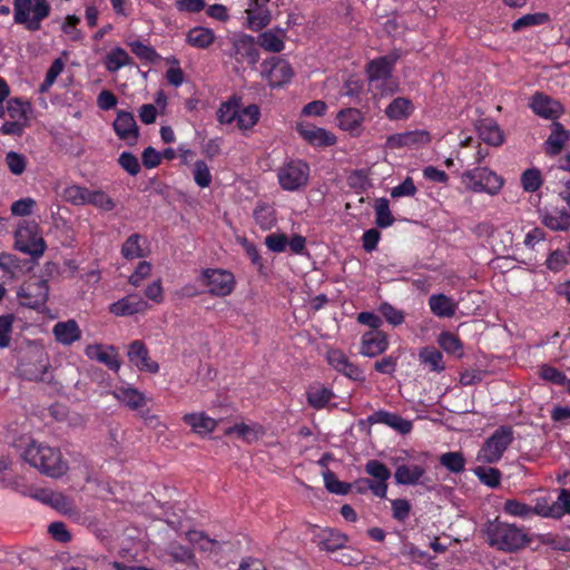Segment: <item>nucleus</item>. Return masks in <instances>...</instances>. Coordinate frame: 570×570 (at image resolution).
I'll use <instances>...</instances> for the list:
<instances>
[{
	"mask_svg": "<svg viewBox=\"0 0 570 570\" xmlns=\"http://www.w3.org/2000/svg\"><path fill=\"white\" fill-rule=\"evenodd\" d=\"M481 532L491 548L504 553L520 551L531 542V538L523 528L503 522L499 518L488 520Z\"/></svg>",
	"mask_w": 570,
	"mask_h": 570,
	"instance_id": "obj_1",
	"label": "nucleus"
},
{
	"mask_svg": "<svg viewBox=\"0 0 570 570\" xmlns=\"http://www.w3.org/2000/svg\"><path fill=\"white\" fill-rule=\"evenodd\" d=\"M23 459L41 473L59 478L68 470L59 449L32 441L23 452Z\"/></svg>",
	"mask_w": 570,
	"mask_h": 570,
	"instance_id": "obj_2",
	"label": "nucleus"
},
{
	"mask_svg": "<svg viewBox=\"0 0 570 570\" xmlns=\"http://www.w3.org/2000/svg\"><path fill=\"white\" fill-rule=\"evenodd\" d=\"M461 184L469 193L498 195L503 186V178L489 167H474L460 177Z\"/></svg>",
	"mask_w": 570,
	"mask_h": 570,
	"instance_id": "obj_3",
	"label": "nucleus"
},
{
	"mask_svg": "<svg viewBox=\"0 0 570 570\" xmlns=\"http://www.w3.org/2000/svg\"><path fill=\"white\" fill-rule=\"evenodd\" d=\"M13 21L28 31H38L50 14L51 7L45 0H13Z\"/></svg>",
	"mask_w": 570,
	"mask_h": 570,
	"instance_id": "obj_4",
	"label": "nucleus"
},
{
	"mask_svg": "<svg viewBox=\"0 0 570 570\" xmlns=\"http://www.w3.org/2000/svg\"><path fill=\"white\" fill-rule=\"evenodd\" d=\"M14 247L33 258L43 255L47 245L37 223L24 222L19 225L14 233Z\"/></svg>",
	"mask_w": 570,
	"mask_h": 570,
	"instance_id": "obj_5",
	"label": "nucleus"
},
{
	"mask_svg": "<svg viewBox=\"0 0 570 570\" xmlns=\"http://www.w3.org/2000/svg\"><path fill=\"white\" fill-rule=\"evenodd\" d=\"M198 282L207 293L214 296H227L234 292L236 286L234 274L222 268L204 269Z\"/></svg>",
	"mask_w": 570,
	"mask_h": 570,
	"instance_id": "obj_6",
	"label": "nucleus"
},
{
	"mask_svg": "<svg viewBox=\"0 0 570 570\" xmlns=\"http://www.w3.org/2000/svg\"><path fill=\"white\" fill-rule=\"evenodd\" d=\"M513 429L509 425L499 426L484 442L480 450V458L485 463L498 462L509 445L513 442Z\"/></svg>",
	"mask_w": 570,
	"mask_h": 570,
	"instance_id": "obj_7",
	"label": "nucleus"
},
{
	"mask_svg": "<svg viewBox=\"0 0 570 570\" xmlns=\"http://www.w3.org/2000/svg\"><path fill=\"white\" fill-rule=\"evenodd\" d=\"M277 178L284 190H298L307 185L309 166L299 159L289 160L278 168Z\"/></svg>",
	"mask_w": 570,
	"mask_h": 570,
	"instance_id": "obj_8",
	"label": "nucleus"
},
{
	"mask_svg": "<svg viewBox=\"0 0 570 570\" xmlns=\"http://www.w3.org/2000/svg\"><path fill=\"white\" fill-rule=\"evenodd\" d=\"M261 67L262 78L271 88H281L287 85L294 76L291 63L278 57L266 59Z\"/></svg>",
	"mask_w": 570,
	"mask_h": 570,
	"instance_id": "obj_9",
	"label": "nucleus"
},
{
	"mask_svg": "<svg viewBox=\"0 0 570 570\" xmlns=\"http://www.w3.org/2000/svg\"><path fill=\"white\" fill-rule=\"evenodd\" d=\"M17 371L22 379L28 381L52 383L55 379V370L49 358H21Z\"/></svg>",
	"mask_w": 570,
	"mask_h": 570,
	"instance_id": "obj_10",
	"label": "nucleus"
},
{
	"mask_svg": "<svg viewBox=\"0 0 570 570\" xmlns=\"http://www.w3.org/2000/svg\"><path fill=\"white\" fill-rule=\"evenodd\" d=\"M430 141L431 135L429 131L424 129H415L411 131L390 135L386 138L384 148L389 150L401 148L417 149L429 145Z\"/></svg>",
	"mask_w": 570,
	"mask_h": 570,
	"instance_id": "obj_11",
	"label": "nucleus"
},
{
	"mask_svg": "<svg viewBox=\"0 0 570 570\" xmlns=\"http://www.w3.org/2000/svg\"><path fill=\"white\" fill-rule=\"evenodd\" d=\"M394 479L397 484H421L429 491L433 489V485H431L432 481L426 475V466L424 464H400L394 472Z\"/></svg>",
	"mask_w": 570,
	"mask_h": 570,
	"instance_id": "obj_12",
	"label": "nucleus"
},
{
	"mask_svg": "<svg viewBox=\"0 0 570 570\" xmlns=\"http://www.w3.org/2000/svg\"><path fill=\"white\" fill-rule=\"evenodd\" d=\"M232 57L239 63L256 65L259 60V51L255 39L248 35H237L232 38Z\"/></svg>",
	"mask_w": 570,
	"mask_h": 570,
	"instance_id": "obj_13",
	"label": "nucleus"
},
{
	"mask_svg": "<svg viewBox=\"0 0 570 570\" xmlns=\"http://www.w3.org/2000/svg\"><path fill=\"white\" fill-rule=\"evenodd\" d=\"M296 130L306 142L314 147L333 146L337 140L333 132L304 120L297 121Z\"/></svg>",
	"mask_w": 570,
	"mask_h": 570,
	"instance_id": "obj_14",
	"label": "nucleus"
},
{
	"mask_svg": "<svg viewBox=\"0 0 570 570\" xmlns=\"http://www.w3.org/2000/svg\"><path fill=\"white\" fill-rule=\"evenodd\" d=\"M271 2L272 0H248L245 13L249 29L258 31L269 24L273 18L268 7Z\"/></svg>",
	"mask_w": 570,
	"mask_h": 570,
	"instance_id": "obj_15",
	"label": "nucleus"
},
{
	"mask_svg": "<svg viewBox=\"0 0 570 570\" xmlns=\"http://www.w3.org/2000/svg\"><path fill=\"white\" fill-rule=\"evenodd\" d=\"M499 368L489 358H478L470 367L460 373V383L470 386L480 383L488 375H495Z\"/></svg>",
	"mask_w": 570,
	"mask_h": 570,
	"instance_id": "obj_16",
	"label": "nucleus"
},
{
	"mask_svg": "<svg viewBox=\"0 0 570 570\" xmlns=\"http://www.w3.org/2000/svg\"><path fill=\"white\" fill-rule=\"evenodd\" d=\"M112 127L119 139L126 141L130 146L137 142L139 128L131 112L122 110L118 111Z\"/></svg>",
	"mask_w": 570,
	"mask_h": 570,
	"instance_id": "obj_17",
	"label": "nucleus"
},
{
	"mask_svg": "<svg viewBox=\"0 0 570 570\" xmlns=\"http://www.w3.org/2000/svg\"><path fill=\"white\" fill-rule=\"evenodd\" d=\"M21 304L38 308L42 306L48 298V285L45 281H33L24 284L19 291Z\"/></svg>",
	"mask_w": 570,
	"mask_h": 570,
	"instance_id": "obj_18",
	"label": "nucleus"
},
{
	"mask_svg": "<svg viewBox=\"0 0 570 570\" xmlns=\"http://www.w3.org/2000/svg\"><path fill=\"white\" fill-rule=\"evenodd\" d=\"M149 307V304L142 297L130 294L109 305V312L122 317L145 313Z\"/></svg>",
	"mask_w": 570,
	"mask_h": 570,
	"instance_id": "obj_19",
	"label": "nucleus"
},
{
	"mask_svg": "<svg viewBox=\"0 0 570 570\" xmlns=\"http://www.w3.org/2000/svg\"><path fill=\"white\" fill-rule=\"evenodd\" d=\"M337 126L340 129L358 137L363 131L364 115L356 108H346L338 111Z\"/></svg>",
	"mask_w": 570,
	"mask_h": 570,
	"instance_id": "obj_20",
	"label": "nucleus"
},
{
	"mask_svg": "<svg viewBox=\"0 0 570 570\" xmlns=\"http://www.w3.org/2000/svg\"><path fill=\"white\" fill-rule=\"evenodd\" d=\"M393 60L386 57L377 58L368 63L367 75L372 88L380 89L381 82L391 77Z\"/></svg>",
	"mask_w": 570,
	"mask_h": 570,
	"instance_id": "obj_21",
	"label": "nucleus"
},
{
	"mask_svg": "<svg viewBox=\"0 0 570 570\" xmlns=\"http://www.w3.org/2000/svg\"><path fill=\"white\" fill-rule=\"evenodd\" d=\"M165 553L169 557V561L173 563H180L186 566L187 568H198V563L194 551L190 548L183 546L177 541L170 542L167 546Z\"/></svg>",
	"mask_w": 570,
	"mask_h": 570,
	"instance_id": "obj_22",
	"label": "nucleus"
},
{
	"mask_svg": "<svg viewBox=\"0 0 570 570\" xmlns=\"http://www.w3.org/2000/svg\"><path fill=\"white\" fill-rule=\"evenodd\" d=\"M387 348V337L380 331H370L362 337L363 356H377Z\"/></svg>",
	"mask_w": 570,
	"mask_h": 570,
	"instance_id": "obj_23",
	"label": "nucleus"
},
{
	"mask_svg": "<svg viewBox=\"0 0 570 570\" xmlns=\"http://www.w3.org/2000/svg\"><path fill=\"white\" fill-rule=\"evenodd\" d=\"M531 108L537 115L544 118H556L562 112V107L557 100L542 94L533 96Z\"/></svg>",
	"mask_w": 570,
	"mask_h": 570,
	"instance_id": "obj_24",
	"label": "nucleus"
},
{
	"mask_svg": "<svg viewBox=\"0 0 570 570\" xmlns=\"http://www.w3.org/2000/svg\"><path fill=\"white\" fill-rule=\"evenodd\" d=\"M52 333L57 342L63 345H70L73 342L78 341L81 336V331L73 320H68L65 322H58L53 328Z\"/></svg>",
	"mask_w": 570,
	"mask_h": 570,
	"instance_id": "obj_25",
	"label": "nucleus"
},
{
	"mask_svg": "<svg viewBox=\"0 0 570 570\" xmlns=\"http://www.w3.org/2000/svg\"><path fill=\"white\" fill-rule=\"evenodd\" d=\"M286 29L273 28L259 35L261 47L269 52H281L285 48Z\"/></svg>",
	"mask_w": 570,
	"mask_h": 570,
	"instance_id": "obj_26",
	"label": "nucleus"
},
{
	"mask_svg": "<svg viewBox=\"0 0 570 570\" xmlns=\"http://www.w3.org/2000/svg\"><path fill=\"white\" fill-rule=\"evenodd\" d=\"M570 139V132L564 129V127L559 124L554 122L552 125L551 134L549 135L548 139L544 142V150L550 156L558 155L564 145Z\"/></svg>",
	"mask_w": 570,
	"mask_h": 570,
	"instance_id": "obj_27",
	"label": "nucleus"
},
{
	"mask_svg": "<svg viewBox=\"0 0 570 570\" xmlns=\"http://www.w3.org/2000/svg\"><path fill=\"white\" fill-rule=\"evenodd\" d=\"M429 307L435 316L448 318L454 316L458 304L444 294H433L429 298Z\"/></svg>",
	"mask_w": 570,
	"mask_h": 570,
	"instance_id": "obj_28",
	"label": "nucleus"
},
{
	"mask_svg": "<svg viewBox=\"0 0 570 570\" xmlns=\"http://www.w3.org/2000/svg\"><path fill=\"white\" fill-rule=\"evenodd\" d=\"M478 134L482 141L491 146L502 145L504 137L498 124L491 119L481 120L478 126Z\"/></svg>",
	"mask_w": 570,
	"mask_h": 570,
	"instance_id": "obj_29",
	"label": "nucleus"
},
{
	"mask_svg": "<svg viewBox=\"0 0 570 570\" xmlns=\"http://www.w3.org/2000/svg\"><path fill=\"white\" fill-rule=\"evenodd\" d=\"M112 394L119 402L131 410H140L146 405L145 395L134 387H116Z\"/></svg>",
	"mask_w": 570,
	"mask_h": 570,
	"instance_id": "obj_30",
	"label": "nucleus"
},
{
	"mask_svg": "<svg viewBox=\"0 0 570 570\" xmlns=\"http://www.w3.org/2000/svg\"><path fill=\"white\" fill-rule=\"evenodd\" d=\"M346 541L347 537L343 533L333 529H325L318 534L317 544L322 550L334 552L342 549Z\"/></svg>",
	"mask_w": 570,
	"mask_h": 570,
	"instance_id": "obj_31",
	"label": "nucleus"
},
{
	"mask_svg": "<svg viewBox=\"0 0 570 570\" xmlns=\"http://www.w3.org/2000/svg\"><path fill=\"white\" fill-rule=\"evenodd\" d=\"M413 110V102L409 98L397 97L386 107L385 115L390 120H404Z\"/></svg>",
	"mask_w": 570,
	"mask_h": 570,
	"instance_id": "obj_32",
	"label": "nucleus"
},
{
	"mask_svg": "<svg viewBox=\"0 0 570 570\" xmlns=\"http://www.w3.org/2000/svg\"><path fill=\"white\" fill-rule=\"evenodd\" d=\"M184 422L191 426L194 432L198 434H207L213 432L217 426V421L209 417L205 413H190L185 414Z\"/></svg>",
	"mask_w": 570,
	"mask_h": 570,
	"instance_id": "obj_33",
	"label": "nucleus"
},
{
	"mask_svg": "<svg viewBox=\"0 0 570 570\" xmlns=\"http://www.w3.org/2000/svg\"><path fill=\"white\" fill-rule=\"evenodd\" d=\"M306 395L308 404L314 409L324 407L334 397L333 391L320 383L309 385Z\"/></svg>",
	"mask_w": 570,
	"mask_h": 570,
	"instance_id": "obj_34",
	"label": "nucleus"
},
{
	"mask_svg": "<svg viewBox=\"0 0 570 570\" xmlns=\"http://www.w3.org/2000/svg\"><path fill=\"white\" fill-rule=\"evenodd\" d=\"M215 40L213 30L204 27H194L186 35V42L197 49L208 48Z\"/></svg>",
	"mask_w": 570,
	"mask_h": 570,
	"instance_id": "obj_35",
	"label": "nucleus"
},
{
	"mask_svg": "<svg viewBox=\"0 0 570 570\" xmlns=\"http://www.w3.org/2000/svg\"><path fill=\"white\" fill-rule=\"evenodd\" d=\"M542 223L552 230H567L570 228V214L564 209H552L542 216Z\"/></svg>",
	"mask_w": 570,
	"mask_h": 570,
	"instance_id": "obj_36",
	"label": "nucleus"
},
{
	"mask_svg": "<svg viewBox=\"0 0 570 570\" xmlns=\"http://www.w3.org/2000/svg\"><path fill=\"white\" fill-rule=\"evenodd\" d=\"M105 67L110 72H116L119 69L129 66L131 58L121 47L112 48L105 57Z\"/></svg>",
	"mask_w": 570,
	"mask_h": 570,
	"instance_id": "obj_37",
	"label": "nucleus"
},
{
	"mask_svg": "<svg viewBox=\"0 0 570 570\" xmlns=\"http://www.w3.org/2000/svg\"><path fill=\"white\" fill-rule=\"evenodd\" d=\"M328 364L337 372L344 374L353 381H363L364 372L356 364L350 362V358H327Z\"/></svg>",
	"mask_w": 570,
	"mask_h": 570,
	"instance_id": "obj_38",
	"label": "nucleus"
},
{
	"mask_svg": "<svg viewBox=\"0 0 570 570\" xmlns=\"http://www.w3.org/2000/svg\"><path fill=\"white\" fill-rule=\"evenodd\" d=\"M255 223L263 229L269 230L276 225V210L267 204H259L254 209Z\"/></svg>",
	"mask_w": 570,
	"mask_h": 570,
	"instance_id": "obj_39",
	"label": "nucleus"
},
{
	"mask_svg": "<svg viewBox=\"0 0 570 570\" xmlns=\"http://www.w3.org/2000/svg\"><path fill=\"white\" fill-rule=\"evenodd\" d=\"M261 111L258 106L248 105L238 109L237 127L242 131L250 130L259 120Z\"/></svg>",
	"mask_w": 570,
	"mask_h": 570,
	"instance_id": "obj_40",
	"label": "nucleus"
},
{
	"mask_svg": "<svg viewBox=\"0 0 570 570\" xmlns=\"http://www.w3.org/2000/svg\"><path fill=\"white\" fill-rule=\"evenodd\" d=\"M473 472L479 481L489 488L495 489L501 483L502 473L497 468L479 465Z\"/></svg>",
	"mask_w": 570,
	"mask_h": 570,
	"instance_id": "obj_41",
	"label": "nucleus"
},
{
	"mask_svg": "<svg viewBox=\"0 0 570 570\" xmlns=\"http://www.w3.org/2000/svg\"><path fill=\"white\" fill-rule=\"evenodd\" d=\"M4 164L13 176H21L27 170L28 158L21 153L10 150L6 153Z\"/></svg>",
	"mask_w": 570,
	"mask_h": 570,
	"instance_id": "obj_42",
	"label": "nucleus"
},
{
	"mask_svg": "<svg viewBox=\"0 0 570 570\" xmlns=\"http://www.w3.org/2000/svg\"><path fill=\"white\" fill-rule=\"evenodd\" d=\"M142 237L134 234L124 243L121 253L127 259H136L145 256V248L142 247Z\"/></svg>",
	"mask_w": 570,
	"mask_h": 570,
	"instance_id": "obj_43",
	"label": "nucleus"
},
{
	"mask_svg": "<svg viewBox=\"0 0 570 570\" xmlns=\"http://www.w3.org/2000/svg\"><path fill=\"white\" fill-rule=\"evenodd\" d=\"M375 223L381 228L390 227L394 223V217L390 209V203L386 198H379L374 205Z\"/></svg>",
	"mask_w": 570,
	"mask_h": 570,
	"instance_id": "obj_44",
	"label": "nucleus"
},
{
	"mask_svg": "<svg viewBox=\"0 0 570 570\" xmlns=\"http://www.w3.org/2000/svg\"><path fill=\"white\" fill-rule=\"evenodd\" d=\"M66 67V60L62 58H57L52 61L51 66L46 72L43 81L39 86L40 92H47L52 85L56 82L57 78L62 73Z\"/></svg>",
	"mask_w": 570,
	"mask_h": 570,
	"instance_id": "obj_45",
	"label": "nucleus"
},
{
	"mask_svg": "<svg viewBox=\"0 0 570 570\" xmlns=\"http://www.w3.org/2000/svg\"><path fill=\"white\" fill-rule=\"evenodd\" d=\"M193 177L195 184L200 188L209 187L213 181L210 169L204 160L195 161L193 166Z\"/></svg>",
	"mask_w": 570,
	"mask_h": 570,
	"instance_id": "obj_46",
	"label": "nucleus"
},
{
	"mask_svg": "<svg viewBox=\"0 0 570 570\" xmlns=\"http://www.w3.org/2000/svg\"><path fill=\"white\" fill-rule=\"evenodd\" d=\"M543 183L541 171L537 168H529L521 175V186L528 193L537 191Z\"/></svg>",
	"mask_w": 570,
	"mask_h": 570,
	"instance_id": "obj_47",
	"label": "nucleus"
},
{
	"mask_svg": "<svg viewBox=\"0 0 570 570\" xmlns=\"http://www.w3.org/2000/svg\"><path fill=\"white\" fill-rule=\"evenodd\" d=\"M440 464L452 473H460L464 470L465 459L460 452H446L440 456Z\"/></svg>",
	"mask_w": 570,
	"mask_h": 570,
	"instance_id": "obj_48",
	"label": "nucleus"
},
{
	"mask_svg": "<svg viewBox=\"0 0 570 570\" xmlns=\"http://www.w3.org/2000/svg\"><path fill=\"white\" fill-rule=\"evenodd\" d=\"M88 188L79 186V185H71L63 189L62 196L65 200L68 203L76 205V206H82L87 205V195H88Z\"/></svg>",
	"mask_w": 570,
	"mask_h": 570,
	"instance_id": "obj_49",
	"label": "nucleus"
},
{
	"mask_svg": "<svg viewBox=\"0 0 570 570\" xmlns=\"http://www.w3.org/2000/svg\"><path fill=\"white\" fill-rule=\"evenodd\" d=\"M87 204L94 205L95 207L110 212L115 208V202L102 190H88Z\"/></svg>",
	"mask_w": 570,
	"mask_h": 570,
	"instance_id": "obj_50",
	"label": "nucleus"
},
{
	"mask_svg": "<svg viewBox=\"0 0 570 570\" xmlns=\"http://www.w3.org/2000/svg\"><path fill=\"white\" fill-rule=\"evenodd\" d=\"M323 478H324L325 488L327 489L328 492L335 493V494H347L348 493V491L351 489V484L340 481L333 471H331L328 469L325 470L323 472Z\"/></svg>",
	"mask_w": 570,
	"mask_h": 570,
	"instance_id": "obj_51",
	"label": "nucleus"
},
{
	"mask_svg": "<svg viewBox=\"0 0 570 570\" xmlns=\"http://www.w3.org/2000/svg\"><path fill=\"white\" fill-rule=\"evenodd\" d=\"M549 21V16L544 12L524 14L513 22V30L519 31L523 28L543 24Z\"/></svg>",
	"mask_w": 570,
	"mask_h": 570,
	"instance_id": "obj_52",
	"label": "nucleus"
},
{
	"mask_svg": "<svg viewBox=\"0 0 570 570\" xmlns=\"http://www.w3.org/2000/svg\"><path fill=\"white\" fill-rule=\"evenodd\" d=\"M503 511L512 517L527 519L532 515L531 505L515 499H508L503 504Z\"/></svg>",
	"mask_w": 570,
	"mask_h": 570,
	"instance_id": "obj_53",
	"label": "nucleus"
},
{
	"mask_svg": "<svg viewBox=\"0 0 570 570\" xmlns=\"http://www.w3.org/2000/svg\"><path fill=\"white\" fill-rule=\"evenodd\" d=\"M538 373L540 379L556 385H564L567 382V377L561 371L548 364L540 365Z\"/></svg>",
	"mask_w": 570,
	"mask_h": 570,
	"instance_id": "obj_54",
	"label": "nucleus"
},
{
	"mask_svg": "<svg viewBox=\"0 0 570 570\" xmlns=\"http://www.w3.org/2000/svg\"><path fill=\"white\" fill-rule=\"evenodd\" d=\"M48 500L50 507L65 514H70L75 510L72 500L61 492L52 491Z\"/></svg>",
	"mask_w": 570,
	"mask_h": 570,
	"instance_id": "obj_55",
	"label": "nucleus"
},
{
	"mask_svg": "<svg viewBox=\"0 0 570 570\" xmlns=\"http://www.w3.org/2000/svg\"><path fill=\"white\" fill-rule=\"evenodd\" d=\"M186 538L188 539V541L190 543L197 544L199 547V549L203 551H212L214 549V547L219 546L218 541L208 538L207 535H205L204 532H200V531H195V530L188 531L186 533Z\"/></svg>",
	"mask_w": 570,
	"mask_h": 570,
	"instance_id": "obj_56",
	"label": "nucleus"
},
{
	"mask_svg": "<svg viewBox=\"0 0 570 570\" xmlns=\"http://www.w3.org/2000/svg\"><path fill=\"white\" fill-rule=\"evenodd\" d=\"M541 542L553 550L570 552L569 537L549 533L542 537Z\"/></svg>",
	"mask_w": 570,
	"mask_h": 570,
	"instance_id": "obj_57",
	"label": "nucleus"
},
{
	"mask_svg": "<svg viewBox=\"0 0 570 570\" xmlns=\"http://www.w3.org/2000/svg\"><path fill=\"white\" fill-rule=\"evenodd\" d=\"M239 106L237 102H224L217 111V118L222 124H232L237 119Z\"/></svg>",
	"mask_w": 570,
	"mask_h": 570,
	"instance_id": "obj_58",
	"label": "nucleus"
},
{
	"mask_svg": "<svg viewBox=\"0 0 570 570\" xmlns=\"http://www.w3.org/2000/svg\"><path fill=\"white\" fill-rule=\"evenodd\" d=\"M441 348L448 354H456L461 351V343L456 335L445 332L439 336Z\"/></svg>",
	"mask_w": 570,
	"mask_h": 570,
	"instance_id": "obj_59",
	"label": "nucleus"
},
{
	"mask_svg": "<svg viewBox=\"0 0 570 570\" xmlns=\"http://www.w3.org/2000/svg\"><path fill=\"white\" fill-rule=\"evenodd\" d=\"M8 111L11 118L18 120H28L30 112V106L19 99H11L8 102Z\"/></svg>",
	"mask_w": 570,
	"mask_h": 570,
	"instance_id": "obj_60",
	"label": "nucleus"
},
{
	"mask_svg": "<svg viewBox=\"0 0 570 570\" xmlns=\"http://www.w3.org/2000/svg\"><path fill=\"white\" fill-rule=\"evenodd\" d=\"M554 508L553 502L550 503L549 499L546 497L538 498L535 500V504L531 507L532 515L537 514L543 518H552L558 512Z\"/></svg>",
	"mask_w": 570,
	"mask_h": 570,
	"instance_id": "obj_61",
	"label": "nucleus"
},
{
	"mask_svg": "<svg viewBox=\"0 0 570 570\" xmlns=\"http://www.w3.org/2000/svg\"><path fill=\"white\" fill-rule=\"evenodd\" d=\"M365 471L377 481H386L391 476V472L386 465L377 460L368 461L365 465Z\"/></svg>",
	"mask_w": 570,
	"mask_h": 570,
	"instance_id": "obj_62",
	"label": "nucleus"
},
{
	"mask_svg": "<svg viewBox=\"0 0 570 570\" xmlns=\"http://www.w3.org/2000/svg\"><path fill=\"white\" fill-rule=\"evenodd\" d=\"M556 510L558 511L553 519H560L564 514H570V490L560 489L557 500L553 502Z\"/></svg>",
	"mask_w": 570,
	"mask_h": 570,
	"instance_id": "obj_63",
	"label": "nucleus"
},
{
	"mask_svg": "<svg viewBox=\"0 0 570 570\" xmlns=\"http://www.w3.org/2000/svg\"><path fill=\"white\" fill-rule=\"evenodd\" d=\"M416 191L417 189L413 179L411 177H406L402 184L392 188L391 196L393 198L412 197Z\"/></svg>",
	"mask_w": 570,
	"mask_h": 570,
	"instance_id": "obj_64",
	"label": "nucleus"
}]
</instances>
